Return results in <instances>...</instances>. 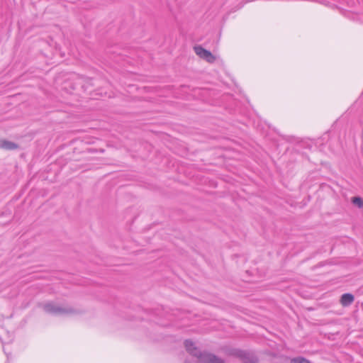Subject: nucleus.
I'll list each match as a JSON object with an SVG mask.
<instances>
[{
	"instance_id": "nucleus-1",
	"label": "nucleus",
	"mask_w": 363,
	"mask_h": 363,
	"mask_svg": "<svg viewBox=\"0 0 363 363\" xmlns=\"http://www.w3.org/2000/svg\"><path fill=\"white\" fill-rule=\"evenodd\" d=\"M45 312L54 315L74 313L75 311L72 308L61 307L52 303H48L43 306Z\"/></svg>"
},
{
	"instance_id": "nucleus-2",
	"label": "nucleus",
	"mask_w": 363,
	"mask_h": 363,
	"mask_svg": "<svg viewBox=\"0 0 363 363\" xmlns=\"http://www.w3.org/2000/svg\"><path fill=\"white\" fill-rule=\"evenodd\" d=\"M198 363H225V361L210 352H202L198 359Z\"/></svg>"
},
{
	"instance_id": "nucleus-3",
	"label": "nucleus",
	"mask_w": 363,
	"mask_h": 363,
	"mask_svg": "<svg viewBox=\"0 0 363 363\" xmlns=\"http://www.w3.org/2000/svg\"><path fill=\"white\" fill-rule=\"evenodd\" d=\"M194 50L199 57L206 60L208 62L213 63L216 60V57L210 51L203 48L200 45L194 46Z\"/></svg>"
},
{
	"instance_id": "nucleus-4",
	"label": "nucleus",
	"mask_w": 363,
	"mask_h": 363,
	"mask_svg": "<svg viewBox=\"0 0 363 363\" xmlns=\"http://www.w3.org/2000/svg\"><path fill=\"white\" fill-rule=\"evenodd\" d=\"M233 354L240 358L245 363H258L257 358L247 352L235 350Z\"/></svg>"
},
{
	"instance_id": "nucleus-5",
	"label": "nucleus",
	"mask_w": 363,
	"mask_h": 363,
	"mask_svg": "<svg viewBox=\"0 0 363 363\" xmlns=\"http://www.w3.org/2000/svg\"><path fill=\"white\" fill-rule=\"evenodd\" d=\"M184 346L186 351L192 356L196 357L197 359L201 354V352L195 346L194 342L191 340H186L184 341Z\"/></svg>"
},
{
	"instance_id": "nucleus-6",
	"label": "nucleus",
	"mask_w": 363,
	"mask_h": 363,
	"mask_svg": "<svg viewBox=\"0 0 363 363\" xmlns=\"http://www.w3.org/2000/svg\"><path fill=\"white\" fill-rule=\"evenodd\" d=\"M18 147V145L11 141L6 140H0V148L4 149L6 150H16Z\"/></svg>"
},
{
	"instance_id": "nucleus-7",
	"label": "nucleus",
	"mask_w": 363,
	"mask_h": 363,
	"mask_svg": "<svg viewBox=\"0 0 363 363\" xmlns=\"http://www.w3.org/2000/svg\"><path fill=\"white\" fill-rule=\"evenodd\" d=\"M354 300V296L351 294L347 293L342 295L340 303L343 306H348L353 303Z\"/></svg>"
},
{
	"instance_id": "nucleus-8",
	"label": "nucleus",
	"mask_w": 363,
	"mask_h": 363,
	"mask_svg": "<svg viewBox=\"0 0 363 363\" xmlns=\"http://www.w3.org/2000/svg\"><path fill=\"white\" fill-rule=\"evenodd\" d=\"M291 363H311L308 359L302 357H294L291 359Z\"/></svg>"
},
{
	"instance_id": "nucleus-9",
	"label": "nucleus",
	"mask_w": 363,
	"mask_h": 363,
	"mask_svg": "<svg viewBox=\"0 0 363 363\" xmlns=\"http://www.w3.org/2000/svg\"><path fill=\"white\" fill-rule=\"evenodd\" d=\"M352 203L357 205L359 208H363V199L360 197H353Z\"/></svg>"
},
{
	"instance_id": "nucleus-10",
	"label": "nucleus",
	"mask_w": 363,
	"mask_h": 363,
	"mask_svg": "<svg viewBox=\"0 0 363 363\" xmlns=\"http://www.w3.org/2000/svg\"><path fill=\"white\" fill-rule=\"evenodd\" d=\"M184 363H188V362H187V361H185V362H184Z\"/></svg>"
}]
</instances>
